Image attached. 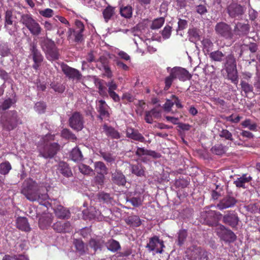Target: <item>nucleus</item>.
Returning a JSON list of instances; mask_svg holds the SVG:
<instances>
[{"label":"nucleus","mask_w":260,"mask_h":260,"mask_svg":"<svg viewBox=\"0 0 260 260\" xmlns=\"http://www.w3.org/2000/svg\"><path fill=\"white\" fill-rule=\"evenodd\" d=\"M48 189L43 184H38L32 179L25 180L22 186L21 192L30 201H37L40 204L49 199Z\"/></svg>","instance_id":"f257e3e1"},{"label":"nucleus","mask_w":260,"mask_h":260,"mask_svg":"<svg viewBox=\"0 0 260 260\" xmlns=\"http://www.w3.org/2000/svg\"><path fill=\"white\" fill-rule=\"evenodd\" d=\"M54 138V136L50 134L41 138L37 145L40 155L45 158H51L57 153L60 146L57 143L52 142Z\"/></svg>","instance_id":"f03ea898"},{"label":"nucleus","mask_w":260,"mask_h":260,"mask_svg":"<svg viewBox=\"0 0 260 260\" xmlns=\"http://www.w3.org/2000/svg\"><path fill=\"white\" fill-rule=\"evenodd\" d=\"M1 123L4 128L10 131L21 123V120L18 118L16 111H10L2 117Z\"/></svg>","instance_id":"7ed1b4c3"},{"label":"nucleus","mask_w":260,"mask_h":260,"mask_svg":"<svg viewBox=\"0 0 260 260\" xmlns=\"http://www.w3.org/2000/svg\"><path fill=\"white\" fill-rule=\"evenodd\" d=\"M41 47L48 60L53 61L58 58V50L54 42L51 40L44 38L41 42Z\"/></svg>","instance_id":"20e7f679"},{"label":"nucleus","mask_w":260,"mask_h":260,"mask_svg":"<svg viewBox=\"0 0 260 260\" xmlns=\"http://www.w3.org/2000/svg\"><path fill=\"white\" fill-rule=\"evenodd\" d=\"M41 47L48 60L53 61L58 58V50L54 42L51 40L44 38L41 42Z\"/></svg>","instance_id":"39448f33"},{"label":"nucleus","mask_w":260,"mask_h":260,"mask_svg":"<svg viewBox=\"0 0 260 260\" xmlns=\"http://www.w3.org/2000/svg\"><path fill=\"white\" fill-rule=\"evenodd\" d=\"M21 21L32 35L38 36L41 33L42 28L40 24L32 17L31 14H23Z\"/></svg>","instance_id":"423d86ee"},{"label":"nucleus","mask_w":260,"mask_h":260,"mask_svg":"<svg viewBox=\"0 0 260 260\" xmlns=\"http://www.w3.org/2000/svg\"><path fill=\"white\" fill-rule=\"evenodd\" d=\"M215 230L220 239L226 242H231L236 239L235 234L221 224L217 225Z\"/></svg>","instance_id":"0eeeda50"},{"label":"nucleus","mask_w":260,"mask_h":260,"mask_svg":"<svg viewBox=\"0 0 260 260\" xmlns=\"http://www.w3.org/2000/svg\"><path fill=\"white\" fill-rule=\"evenodd\" d=\"M187 256L191 260H205L207 257L206 252L200 247L192 246L186 250Z\"/></svg>","instance_id":"6e6552de"},{"label":"nucleus","mask_w":260,"mask_h":260,"mask_svg":"<svg viewBox=\"0 0 260 260\" xmlns=\"http://www.w3.org/2000/svg\"><path fill=\"white\" fill-rule=\"evenodd\" d=\"M69 123L72 128L77 131L81 130L84 125L82 115L79 112H74L70 118Z\"/></svg>","instance_id":"1a4fd4ad"},{"label":"nucleus","mask_w":260,"mask_h":260,"mask_svg":"<svg viewBox=\"0 0 260 260\" xmlns=\"http://www.w3.org/2000/svg\"><path fill=\"white\" fill-rule=\"evenodd\" d=\"M30 50L31 52L30 56H31L34 62L32 67L37 70L39 68L43 60V56L40 51L37 48L36 46L34 44L31 46Z\"/></svg>","instance_id":"9d476101"},{"label":"nucleus","mask_w":260,"mask_h":260,"mask_svg":"<svg viewBox=\"0 0 260 260\" xmlns=\"http://www.w3.org/2000/svg\"><path fill=\"white\" fill-rule=\"evenodd\" d=\"M164 247L163 241L156 236L151 238L147 245L150 251H154L156 253H161Z\"/></svg>","instance_id":"9b49d317"},{"label":"nucleus","mask_w":260,"mask_h":260,"mask_svg":"<svg viewBox=\"0 0 260 260\" xmlns=\"http://www.w3.org/2000/svg\"><path fill=\"white\" fill-rule=\"evenodd\" d=\"M215 29L217 34L225 38H231L232 37V34L231 27L224 22L217 23Z\"/></svg>","instance_id":"f8f14e48"},{"label":"nucleus","mask_w":260,"mask_h":260,"mask_svg":"<svg viewBox=\"0 0 260 260\" xmlns=\"http://www.w3.org/2000/svg\"><path fill=\"white\" fill-rule=\"evenodd\" d=\"M218 213L215 211H212L207 208L201 212V219L204 220V223L211 225L215 220Z\"/></svg>","instance_id":"ddd939ff"},{"label":"nucleus","mask_w":260,"mask_h":260,"mask_svg":"<svg viewBox=\"0 0 260 260\" xmlns=\"http://www.w3.org/2000/svg\"><path fill=\"white\" fill-rule=\"evenodd\" d=\"M173 73L176 78H178L180 80L185 81L189 80L191 78V76L188 72L185 69L181 67H174L171 68Z\"/></svg>","instance_id":"4468645a"},{"label":"nucleus","mask_w":260,"mask_h":260,"mask_svg":"<svg viewBox=\"0 0 260 260\" xmlns=\"http://www.w3.org/2000/svg\"><path fill=\"white\" fill-rule=\"evenodd\" d=\"M61 69L63 73L69 78L79 80L81 78V74L78 70L75 69L70 67L66 64H62Z\"/></svg>","instance_id":"2eb2a0df"},{"label":"nucleus","mask_w":260,"mask_h":260,"mask_svg":"<svg viewBox=\"0 0 260 260\" xmlns=\"http://www.w3.org/2000/svg\"><path fill=\"white\" fill-rule=\"evenodd\" d=\"M249 49L251 52L254 53L257 50V45L255 43H250L249 45H236L234 47V50L236 53V55H238V57H241L242 55L244 50Z\"/></svg>","instance_id":"dca6fc26"},{"label":"nucleus","mask_w":260,"mask_h":260,"mask_svg":"<svg viewBox=\"0 0 260 260\" xmlns=\"http://www.w3.org/2000/svg\"><path fill=\"white\" fill-rule=\"evenodd\" d=\"M96 109L100 113V117H108L109 116V107L104 100L96 101Z\"/></svg>","instance_id":"f3484780"},{"label":"nucleus","mask_w":260,"mask_h":260,"mask_svg":"<svg viewBox=\"0 0 260 260\" xmlns=\"http://www.w3.org/2000/svg\"><path fill=\"white\" fill-rule=\"evenodd\" d=\"M228 11L230 16L233 18L239 17L243 13V7L237 4H231L228 8Z\"/></svg>","instance_id":"a211bd4d"},{"label":"nucleus","mask_w":260,"mask_h":260,"mask_svg":"<svg viewBox=\"0 0 260 260\" xmlns=\"http://www.w3.org/2000/svg\"><path fill=\"white\" fill-rule=\"evenodd\" d=\"M236 202V200L233 197L226 196L220 201L217 207L220 210H223L233 207Z\"/></svg>","instance_id":"6ab92c4d"},{"label":"nucleus","mask_w":260,"mask_h":260,"mask_svg":"<svg viewBox=\"0 0 260 260\" xmlns=\"http://www.w3.org/2000/svg\"><path fill=\"white\" fill-rule=\"evenodd\" d=\"M126 136L134 140L143 142L145 141L144 137L137 130L132 127H127L126 129Z\"/></svg>","instance_id":"aec40b11"},{"label":"nucleus","mask_w":260,"mask_h":260,"mask_svg":"<svg viewBox=\"0 0 260 260\" xmlns=\"http://www.w3.org/2000/svg\"><path fill=\"white\" fill-rule=\"evenodd\" d=\"M54 230L59 233L69 232L71 230V225L69 222L58 221L53 225Z\"/></svg>","instance_id":"412c9836"},{"label":"nucleus","mask_w":260,"mask_h":260,"mask_svg":"<svg viewBox=\"0 0 260 260\" xmlns=\"http://www.w3.org/2000/svg\"><path fill=\"white\" fill-rule=\"evenodd\" d=\"M17 227L21 231L28 232L30 230L27 219L25 217H19L16 221Z\"/></svg>","instance_id":"4be33fe9"},{"label":"nucleus","mask_w":260,"mask_h":260,"mask_svg":"<svg viewBox=\"0 0 260 260\" xmlns=\"http://www.w3.org/2000/svg\"><path fill=\"white\" fill-rule=\"evenodd\" d=\"M90 212L87 213V211H83V214L84 218L89 219L96 218L98 220H101V212L99 210H96L95 208L92 207H90Z\"/></svg>","instance_id":"5701e85b"},{"label":"nucleus","mask_w":260,"mask_h":260,"mask_svg":"<svg viewBox=\"0 0 260 260\" xmlns=\"http://www.w3.org/2000/svg\"><path fill=\"white\" fill-rule=\"evenodd\" d=\"M249 26L248 24L238 23L235 27V33L239 36L247 35L249 31Z\"/></svg>","instance_id":"b1692460"},{"label":"nucleus","mask_w":260,"mask_h":260,"mask_svg":"<svg viewBox=\"0 0 260 260\" xmlns=\"http://www.w3.org/2000/svg\"><path fill=\"white\" fill-rule=\"evenodd\" d=\"M252 179L250 176H247V174H243L242 176L238 178L235 181L234 183L237 187L245 188L246 183L249 182Z\"/></svg>","instance_id":"393cba45"},{"label":"nucleus","mask_w":260,"mask_h":260,"mask_svg":"<svg viewBox=\"0 0 260 260\" xmlns=\"http://www.w3.org/2000/svg\"><path fill=\"white\" fill-rule=\"evenodd\" d=\"M224 222L232 227H235L238 222V218L234 214H229L223 217Z\"/></svg>","instance_id":"a878e982"},{"label":"nucleus","mask_w":260,"mask_h":260,"mask_svg":"<svg viewBox=\"0 0 260 260\" xmlns=\"http://www.w3.org/2000/svg\"><path fill=\"white\" fill-rule=\"evenodd\" d=\"M112 180L118 185H124L126 183L125 177L120 172H115L112 174Z\"/></svg>","instance_id":"bb28decb"},{"label":"nucleus","mask_w":260,"mask_h":260,"mask_svg":"<svg viewBox=\"0 0 260 260\" xmlns=\"http://www.w3.org/2000/svg\"><path fill=\"white\" fill-rule=\"evenodd\" d=\"M58 170L63 176L69 177L72 175V173L68 165L63 161L60 162L58 164Z\"/></svg>","instance_id":"cd10ccee"},{"label":"nucleus","mask_w":260,"mask_h":260,"mask_svg":"<svg viewBox=\"0 0 260 260\" xmlns=\"http://www.w3.org/2000/svg\"><path fill=\"white\" fill-rule=\"evenodd\" d=\"M136 154L139 156L149 155L154 158L159 157V154L155 151L145 149L143 148H138L136 151Z\"/></svg>","instance_id":"c85d7f7f"},{"label":"nucleus","mask_w":260,"mask_h":260,"mask_svg":"<svg viewBox=\"0 0 260 260\" xmlns=\"http://www.w3.org/2000/svg\"><path fill=\"white\" fill-rule=\"evenodd\" d=\"M54 210L56 216L59 218H65L69 216V210L61 206H58Z\"/></svg>","instance_id":"c756f323"},{"label":"nucleus","mask_w":260,"mask_h":260,"mask_svg":"<svg viewBox=\"0 0 260 260\" xmlns=\"http://www.w3.org/2000/svg\"><path fill=\"white\" fill-rule=\"evenodd\" d=\"M227 72L230 70H234L236 69V64L234 54H230L226 57V62L225 64Z\"/></svg>","instance_id":"7c9ffc66"},{"label":"nucleus","mask_w":260,"mask_h":260,"mask_svg":"<svg viewBox=\"0 0 260 260\" xmlns=\"http://www.w3.org/2000/svg\"><path fill=\"white\" fill-rule=\"evenodd\" d=\"M103 129L107 136L114 139H118L120 138V135L118 132L113 128L109 127L107 125H104Z\"/></svg>","instance_id":"2f4dec72"},{"label":"nucleus","mask_w":260,"mask_h":260,"mask_svg":"<svg viewBox=\"0 0 260 260\" xmlns=\"http://www.w3.org/2000/svg\"><path fill=\"white\" fill-rule=\"evenodd\" d=\"M95 171L98 174H106L107 168L104 162L102 161H96L94 163Z\"/></svg>","instance_id":"473e14b6"},{"label":"nucleus","mask_w":260,"mask_h":260,"mask_svg":"<svg viewBox=\"0 0 260 260\" xmlns=\"http://www.w3.org/2000/svg\"><path fill=\"white\" fill-rule=\"evenodd\" d=\"M132 173L138 176H144L145 175V169L141 164H137L131 166Z\"/></svg>","instance_id":"72a5a7b5"},{"label":"nucleus","mask_w":260,"mask_h":260,"mask_svg":"<svg viewBox=\"0 0 260 260\" xmlns=\"http://www.w3.org/2000/svg\"><path fill=\"white\" fill-rule=\"evenodd\" d=\"M104 244V241L102 239H91L89 242V246L93 248L94 251H95L98 249H101Z\"/></svg>","instance_id":"f704fd0d"},{"label":"nucleus","mask_w":260,"mask_h":260,"mask_svg":"<svg viewBox=\"0 0 260 260\" xmlns=\"http://www.w3.org/2000/svg\"><path fill=\"white\" fill-rule=\"evenodd\" d=\"M167 70L168 72L169 73L170 75L165 79V90H168L171 87L173 81L176 79L171 70V68L168 67Z\"/></svg>","instance_id":"c9c22d12"},{"label":"nucleus","mask_w":260,"mask_h":260,"mask_svg":"<svg viewBox=\"0 0 260 260\" xmlns=\"http://www.w3.org/2000/svg\"><path fill=\"white\" fill-rule=\"evenodd\" d=\"M74 243L76 248V249L81 253L83 254L85 253L88 250L87 246H85L82 241L78 239H76L74 241Z\"/></svg>","instance_id":"e433bc0d"},{"label":"nucleus","mask_w":260,"mask_h":260,"mask_svg":"<svg viewBox=\"0 0 260 260\" xmlns=\"http://www.w3.org/2000/svg\"><path fill=\"white\" fill-rule=\"evenodd\" d=\"M114 14V8L111 6L107 7L103 12L105 21L107 22Z\"/></svg>","instance_id":"4c0bfd02"},{"label":"nucleus","mask_w":260,"mask_h":260,"mask_svg":"<svg viewBox=\"0 0 260 260\" xmlns=\"http://www.w3.org/2000/svg\"><path fill=\"white\" fill-rule=\"evenodd\" d=\"M52 223V219L47 215L45 217L40 218L39 219V226L41 229H46Z\"/></svg>","instance_id":"58836bf2"},{"label":"nucleus","mask_w":260,"mask_h":260,"mask_svg":"<svg viewBox=\"0 0 260 260\" xmlns=\"http://www.w3.org/2000/svg\"><path fill=\"white\" fill-rule=\"evenodd\" d=\"M108 249L113 252H115L120 248L118 242L114 240H109L106 244Z\"/></svg>","instance_id":"ea45409f"},{"label":"nucleus","mask_w":260,"mask_h":260,"mask_svg":"<svg viewBox=\"0 0 260 260\" xmlns=\"http://www.w3.org/2000/svg\"><path fill=\"white\" fill-rule=\"evenodd\" d=\"M209 57L212 60L221 61L224 57V55L222 52L217 50L210 53Z\"/></svg>","instance_id":"a19ab883"},{"label":"nucleus","mask_w":260,"mask_h":260,"mask_svg":"<svg viewBox=\"0 0 260 260\" xmlns=\"http://www.w3.org/2000/svg\"><path fill=\"white\" fill-rule=\"evenodd\" d=\"M71 157L73 160L77 161L81 160L83 156L81 151L78 148H74L71 151Z\"/></svg>","instance_id":"79ce46f5"},{"label":"nucleus","mask_w":260,"mask_h":260,"mask_svg":"<svg viewBox=\"0 0 260 260\" xmlns=\"http://www.w3.org/2000/svg\"><path fill=\"white\" fill-rule=\"evenodd\" d=\"M202 44L203 46V50L204 52L209 53L213 49V44L210 39L208 38L204 39L202 41Z\"/></svg>","instance_id":"37998d69"},{"label":"nucleus","mask_w":260,"mask_h":260,"mask_svg":"<svg viewBox=\"0 0 260 260\" xmlns=\"http://www.w3.org/2000/svg\"><path fill=\"white\" fill-rule=\"evenodd\" d=\"M14 17L11 11H7L5 14V27L8 29L9 25H12Z\"/></svg>","instance_id":"c03bdc74"},{"label":"nucleus","mask_w":260,"mask_h":260,"mask_svg":"<svg viewBox=\"0 0 260 260\" xmlns=\"http://www.w3.org/2000/svg\"><path fill=\"white\" fill-rule=\"evenodd\" d=\"M121 15L126 18L131 17L133 13L132 8L130 6H125L120 9Z\"/></svg>","instance_id":"a18cd8bd"},{"label":"nucleus","mask_w":260,"mask_h":260,"mask_svg":"<svg viewBox=\"0 0 260 260\" xmlns=\"http://www.w3.org/2000/svg\"><path fill=\"white\" fill-rule=\"evenodd\" d=\"M126 222L133 226H138L141 224V221L137 216H130L126 220Z\"/></svg>","instance_id":"49530a36"},{"label":"nucleus","mask_w":260,"mask_h":260,"mask_svg":"<svg viewBox=\"0 0 260 260\" xmlns=\"http://www.w3.org/2000/svg\"><path fill=\"white\" fill-rule=\"evenodd\" d=\"M80 172L85 175H90L93 173V170L88 166L81 164L79 165Z\"/></svg>","instance_id":"de8ad7c7"},{"label":"nucleus","mask_w":260,"mask_h":260,"mask_svg":"<svg viewBox=\"0 0 260 260\" xmlns=\"http://www.w3.org/2000/svg\"><path fill=\"white\" fill-rule=\"evenodd\" d=\"M165 19L162 17L157 18L153 21L151 28L153 29H158L160 28L164 24Z\"/></svg>","instance_id":"09e8293b"},{"label":"nucleus","mask_w":260,"mask_h":260,"mask_svg":"<svg viewBox=\"0 0 260 260\" xmlns=\"http://www.w3.org/2000/svg\"><path fill=\"white\" fill-rule=\"evenodd\" d=\"M11 169V166L9 162H5L0 164V173L5 175L9 173Z\"/></svg>","instance_id":"8fccbe9b"},{"label":"nucleus","mask_w":260,"mask_h":260,"mask_svg":"<svg viewBox=\"0 0 260 260\" xmlns=\"http://www.w3.org/2000/svg\"><path fill=\"white\" fill-rule=\"evenodd\" d=\"M3 260H28L27 256L24 255H19L18 256H10L6 255Z\"/></svg>","instance_id":"3c124183"},{"label":"nucleus","mask_w":260,"mask_h":260,"mask_svg":"<svg viewBox=\"0 0 260 260\" xmlns=\"http://www.w3.org/2000/svg\"><path fill=\"white\" fill-rule=\"evenodd\" d=\"M10 54V50L6 44L0 45V55L3 57L7 56Z\"/></svg>","instance_id":"603ef678"},{"label":"nucleus","mask_w":260,"mask_h":260,"mask_svg":"<svg viewBox=\"0 0 260 260\" xmlns=\"http://www.w3.org/2000/svg\"><path fill=\"white\" fill-rule=\"evenodd\" d=\"M228 74V76L230 80L232 81V82L233 83L237 84L238 83V80L236 69H234V70L229 71Z\"/></svg>","instance_id":"864d4df0"},{"label":"nucleus","mask_w":260,"mask_h":260,"mask_svg":"<svg viewBox=\"0 0 260 260\" xmlns=\"http://www.w3.org/2000/svg\"><path fill=\"white\" fill-rule=\"evenodd\" d=\"M219 135L220 137L224 138L226 140L232 141H233L232 133L227 129H222V131L220 132Z\"/></svg>","instance_id":"5fc2aeb1"},{"label":"nucleus","mask_w":260,"mask_h":260,"mask_svg":"<svg viewBox=\"0 0 260 260\" xmlns=\"http://www.w3.org/2000/svg\"><path fill=\"white\" fill-rule=\"evenodd\" d=\"M14 99H8L5 100L1 105V108L2 110H6L9 108L13 104L15 103Z\"/></svg>","instance_id":"6e6d98bb"},{"label":"nucleus","mask_w":260,"mask_h":260,"mask_svg":"<svg viewBox=\"0 0 260 260\" xmlns=\"http://www.w3.org/2000/svg\"><path fill=\"white\" fill-rule=\"evenodd\" d=\"M241 86L242 90L246 93H248L250 92L253 90V87L252 85H250L248 83L244 81H241Z\"/></svg>","instance_id":"4d7b16f0"},{"label":"nucleus","mask_w":260,"mask_h":260,"mask_svg":"<svg viewBox=\"0 0 260 260\" xmlns=\"http://www.w3.org/2000/svg\"><path fill=\"white\" fill-rule=\"evenodd\" d=\"M39 13L44 17L50 18L53 15L54 11L51 9L47 8L43 10H40Z\"/></svg>","instance_id":"13d9d810"},{"label":"nucleus","mask_w":260,"mask_h":260,"mask_svg":"<svg viewBox=\"0 0 260 260\" xmlns=\"http://www.w3.org/2000/svg\"><path fill=\"white\" fill-rule=\"evenodd\" d=\"M242 125L244 127H248L251 131H255L257 125L255 123H251L249 119H247L242 123Z\"/></svg>","instance_id":"bf43d9fd"},{"label":"nucleus","mask_w":260,"mask_h":260,"mask_svg":"<svg viewBox=\"0 0 260 260\" xmlns=\"http://www.w3.org/2000/svg\"><path fill=\"white\" fill-rule=\"evenodd\" d=\"M212 152L216 155H221L224 152V148L221 145L214 146L212 148Z\"/></svg>","instance_id":"052dcab7"},{"label":"nucleus","mask_w":260,"mask_h":260,"mask_svg":"<svg viewBox=\"0 0 260 260\" xmlns=\"http://www.w3.org/2000/svg\"><path fill=\"white\" fill-rule=\"evenodd\" d=\"M61 136L62 137L68 139L74 140L76 139L75 136L73 134L69 129H63L61 132Z\"/></svg>","instance_id":"680f3d73"},{"label":"nucleus","mask_w":260,"mask_h":260,"mask_svg":"<svg viewBox=\"0 0 260 260\" xmlns=\"http://www.w3.org/2000/svg\"><path fill=\"white\" fill-rule=\"evenodd\" d=\"M100 153L104 159L108 162H112L115 160L114 157L111 153L105 152H101Z\"/></svg>","instance_id":"e2e57ef3"},{"label":"nucleus","mask_w":260,"mask_h":260,"mask_svg":"<svg viewBox=\"0 0 260 260\" xmlns=\"http://www.w3.org/2000/svg\"><path fill=\"white\" fill-rule=\"evenodd\" d=\"M46 109V105L44 103L38 102L35 106V110L39 113H44Z\"/></svg>","instance_id":"0e129e2a"},{"label":"nucleus","mask_w":260,"mask_h":260,"mask_svg":"<svg viewBox=\"0 0 260 260\" xmlns=\"http://www.w3.org/2000/svg\"><path fill=\"white\" fill-rule=\"evenodd\" d=\"M187 236V232L185 230H181L178 233V244L181 245Z\"/></svg>","instance_id":"69168bd1"},{"label":"nucleus","mask_w":260,"mask_h":260,"mask_svg":"<svg viewBox=\"0 0 260 260\" xmlns=\"http://www.w3.org/2000/svg\"><path fill=\"white\" fill-rule=\"evenodd\" d=\"M171 34V27L166 26L162 31V36L164 39H167L170 38Z\"/></svg>","instance_id":"338daca9"},{"label":"nucleus","mask_w":260,"mask_h":260,"mask_svg":"<svg viewBox=\"0 0 260 260\" xmlns=\"http://www.w3.org/2000/svg\"><path fill=\"white\" fill-rule=\"evenodd\" d=\"M106 85L108 87V92L114 91L117 88V85L113 80L108 82Z\"/></svg>","instance_id":"774afa93"}]
</instances>
